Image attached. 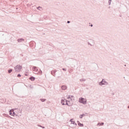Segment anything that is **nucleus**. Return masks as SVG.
I'll use <instances>...</instances> for the list:
<instances>
[{"label": "nucleus", "mask_w": 129, "mask_h": 129, "mask_svg": "<svg viewBox=\"0 0 129 129\" xmlns=\"http://www.w3.org/2000/svg\"><path fill=\"white\" fill-rule=\"evenodd\" d=\"M32 70L33 71H34V72H35L34 73L35 74H39V75H42V71H41V70L39 71V70L37 69V67H32Z\"/></svg>", "instance_id": "obj_1"}, {"label": "nucleus", "mask_w": 129, "mask_h": 129, "mask_svg": "<svg viewBox=\"0 0 129 129\" xmlns=\"http://www.w3.org/2000/svg\"><path fill=\"white\" fill-rule=\"evenodd\" d=\"M23 67L21 65H17L16 67H14V69L15 70V72H20L22 70Z\"/></svg>", "instance_id": "obj_2"}, {"label": "nucleus", "mask_w": 129, "mask_h": 129, "mask_svg": "<svg viewBox=\"0 0 129 129\" xmlns=\"http://www.w3.org/2000/svg\"><path fill=\"white\" fill-rule=\"evenodd\" d=\"M79 102L80 103H82V104H86L87 103V100L85 98L81 97L79 98Z\"/></svg>", "instance_id": "obj_3"}, {"label": "nucleus", "mask_w": 129, "mask_h": 129, "mask_svg": "<svg viewBox=\"0 0 129 129\" xmlns=\"http://www.w3.org/2000/svg\"><path fill=\"white\" fill-rule=\"evenodd\" d=\"M99 85L100 86H102V85H108V83H107L104 79H103L102 81L99 83Z\"/></svg>", "instance_id": "obj_4"}, {"label": "nucleus", "mask_w": 129, "mask_h": 129, "mask_svg": "<svg viewBox=\"0 0 129 129\" xmlns=\"http://www.w3.org/2000/svg\"><path fill=\"white\" fill-rule=\"evenodd\" d=\"M15 109H18V108L12 109L9 110V114L12 116H15L16 115V113L15 112Z\"/></svg>", "instance_id": "obj_5"}, {"label": "nucleus", "mask_w": 129, "mask_h": 129, "mask_svg": "<svg viewBox=\"0 0 129 129\" xmlns=\"http://www.w3.org/2000/svg\"><path fill=\"white\" fill-rule=\"evenodd\" d=\"M56 72H57V70H52L51 71V75H52L53 76H54L55 77L56 76Z\"/></svg>", "instance_id": "obj_6"}, {"label": "nucleus", "mask_w": 129, "mask_h": 129, "mask_svg": "<svg viewBox=\"0 0 129 129\" xmlns=\"http://www.w3.org/2000/svg\"><path fill=\"white\" fill-rule=\"evenodd\" d=\"M70 102V101H69V100H66V103H64V105H68V106H72V104L71 103H69Z\"/></svg>", "instance_id": "obj_7"}, {"label": "nucleus", "mask_w": 129, "mask_h": 129, "mask_svg": "<svg viewBox=\"0 0 129 129\" xmlns=\"http://www.w3.org/2000/svg\"><path fill=\"white\" fill-rule=\"evenodd\" d=\"M67 100L63 98V99H62L61 100V104H62V105H65V104L66 103V101Z\"/></svg>", "instance_id": "obj_8"}, {"label": "nucleus", "mask_w": 129, "mask_h": 129, "mask_svg": "<svg viewBox=\"0 0 129 129\" xmlns=\"http://www.w3.org/2000/svg\"><path fill=\"white\" fill-rule=\"evenodd\" d=\"M17 42H18V43H21L22 42H25V39H24V38H18L17 39Z\"/></svg>", "instance_id": "obj_9"}, {"label": "nucleus", "mask_w": 129, "mask_h": 129, "mask_svg": "<svg viewBox=\"0 0 129 129\" xmlns=\"http://www.w3.org/2000/svg\"><path fill=\"white\" fill-rule=\"evenodd\" d=\"M36 42H35V41H31L30 42H29V45L30 46V47H33L34 45H35Z\"/></svg>", "instance_id": "obj_10"}, {"label": "nucleus", "mask_w": 129, "mask_h": 129, "mask_svg": "<svg viewBox=\"0 0 129 129\" xmlns=\"http://www.w3.org/2000/svg\"><path fill=\"white\" fill-rule=\"evenodd\" d=\"M29 79L31 81H35L36 78L35 77L31 76L29 78Z\"/></svg>", "instance_id": "obj_11"}, {"label": "nucleus", "mask_w": 129, "mask_h": 129, "mask_svg": "<svg viewBox=\"0 0 129 129\" xmlns=\"http://www.w3.org/2000/svg\"><path fill=\"white\" fill-rule=\"evenodd\" d=\"M62 90H66V89H67V86L66 85H62L61 86V87Z\"/></svg>", "instance_id": "obj_12"}, {"label": "nucleus", "mask_w": 129, "mask_h": 129, "mask_svg": "<svg viewBox=\"0 0 129 129\" xmlns=\"http://www.w3.org/2000/svg\"><path fill=\"white\" fill-rule=\"evenodd\" d=\"M77 123L79 125V126H84V124L83 123H80V122L79 121H77Z\"/></svg>", "instance_id": "obj_13"}, {"label": "nucleus", "mask_w": 129, "mask_h": 129, "mask_svg": "<svg viewBox=\"0 0 129 129\" xmlns=\"http://www.w3.org/2000/svg\"><path fill=\"white\" fill-rule=\"evenodd\" d=\"M85 114L83 113L82 114L80 115L79 118L82 119L83 118V117H84V116H85Z\"/></svg>", "instance_id": "obj_14"}, {"label": "nucleus", "mask_w": 129, "mask_h": 129, "mask_svg": "<svg viewBox=\"0 0 129 129\" xmlns=\"http://www.w3.org/2000/svg\"><path fill=\"white\" fill-rule=\"evenodd\" d=\"M4 116H6V117H8L9 118H13L12 117H11V116H10L8 114H4Z\"/></svg>", "instance_id": "obj_15"}, {"label": "nucleus", "mask_w": 129, "mask_h": 129, "mask_svg": "<svg viewBox=\"0 0 129 129\" xmlns=\"http://www.w3.org/2000/svg\"><path fill=\"white\" fill-rule=\"evenodd\" d=\"M103 124H104V122H99L97 125H99V126H101V125H103Z\"/></svg>", "instance_id": "obj_16"}, {"label": "nucleus", "mask_w": 129, "mask_h": 129, "mask_svg": "<svg viewBox=\"0 0 129 129\" xmlns=\"http://www.w3.org/2000/svg\"><path fill=\"white\" fill-rule=\"evenodd\" d=\"M8 73L10 74V73H12V72H13V69H10L9 70H8Z\"/></svg>", "instance_id": "obj_17"}, {"label": "nucleus", "mask_w": 129, "mask_h": 129, "mask_svg": "<svg viewBox=\"0 0 129 129\" xmlns=\"http://www.w3.org/2000/svg\"><path fill=\"white\" fill-rule=\"evenodd\" d=\"M40 100L42 102H45V101H46V100H47V99H40Z\"/></svg>", "instance_id": "obj_18"}, {"label": "nucleus", "mask_w": 129, "mask_h": 129, "mask_svg": "<svg viewBox=\"0 0 129 129\" xmlns=\"http://www.w3.org/2000/svg\"><path fill=\"white\" fill-rule=\"evenodd\" d=\"M80 81H81V82H83L84 81H86V80L85 79H81Z\"/></svg>", "instance_id": "obj_19"}, {"label": "nucleus", "mask_w": 129, "mask_h": 129, "mask_svg": "<svg viewBox=\"0 0 129 129\" xmlns=\"http://www.w3.org/2000/svg\"><path fill=\"white\" fill-rule=\"evenodd\" d=\"M72 124H75V125H77V123H76L75 122V121H72V123H71Z\"/></svg>", "instance_id": "obj_20"}, {"label": "nucleus", "mask_w": 129, "mask_h": 129, "mask_svg": "<svg viewBox=\"0 0 129 129\" xmlns=\"http://www.w3.org/2000/svg\"><path fill=\"white\" fill-rule=\"evenodd\" d=\"M37 10H38V11H41V10H42V7L39 6L38 7H37Z\"/></svg>", "instance_id": "obj_21"}, {"label": "nucleus", "mask_w": 129, "mask_h": 129, "mask_svg": "<svg viewBox=\"0 0 129 129\" xmlns=\"http://www.w3.org/2000/svg\"><path fill=\"white\" fill-rule=\"evenodd\" d=\"M72 98H73V99H74V96H73V95H71V98H70L71 100H72Z\"/></svg>", "instance_id": "obj_22"}, {"label": "nucleus", "mask_w": 129, "mask_h": 129, "mask_svg": "<svg viewBox=\"0 0 129 129\" xmlns=\"http://www.w3.org/2000/svg\"><path fill=\"white\" fill-rule=\"evenodd\" d=\"M111 4V0H108V5H109V6H110Z\"/></svg>", "instance_id": "obj_23"}, {"label": "nucleus", "mask_w": 129, "mask_h": 129, "mask_svg": "<svg viewBox=\"0 0 129 129\" xmlns=\"http://www.w3.org/2000/svg\"><path fill=\"white\" fill-rule=\"evenodd\" d=\"M29 86L30 88H31V89L33 88V87L32 85H29Z\"/></svg>", "instance_id": "obj_24"}, {"label": "nucleus", "mask_w": 129, "mask_h": 129, "mask_svg": "<svg viewBox=\"0 0 129 129\" xmlns=\"http://www.w3.org/2000/svg\"><path fill=\"white\" fill-rule=\"evenodd\" d=\"M21 76H22V75H21L20 74L17 75V77H21Z\"/></svg>", "instance_id": "obj_25"}, {"label": "nucleus", "mask_w": 129, "mask_h": 129, "mask_svg": "<svg viewBox=\"0 0 129 129\" xmlns=\"http://www.w3.org/2000/svg\"><path fill=\"white\" fill-rule=\"evenodd\" d=\"M63 71H67V70L65 68L62 69Z\"/></svg>", "instance_id": "obj_26"}, {"label": "nucleus", "mask_w": 129, "mask_h": 129, "mask_svg": "<svg viewBox=\"0 0 129 129\" xmlns=\"http://www.w3.org/2000/svg\"><path fill=\"white\" fill-rule=\"evenodd\" d=\"M15 116L16 117H19V115L17 114L16 113H15Z\"/></svg>", "instance_id": "obj_27"}, {"label": "nucleus", "mask_w": 129, "mask_h": 129, "mask_svg": "<svg viewBox=\"0 0 129 129\" xmlns=\"http://www.w3.org/2000/svg\"><path fill=\"white\" fill-rule=\"evenodd\" d=\"M91 40L92 43L93 44H95L94 40Z\"/></svg>", "instance_id": "obj_28"}, {"label": "nucleus", "mask_w": 129, "mask_h": 129, "mask_svg": "<svg viewBox=\"0 0 129 129\" xmlns=\"http://www.w3.org/2000/svg\"><path fill=\"white\" fill-rule=\"evenodd\" d=\"M88 45H90V46H92V44H91V43H90L89 42H88Z\"/></svg>", "instance_id": "obj_29"}, {"label": "nucleus", "mask_w": 129, "mask_h": 129, "mask_svg": "<svg viewBox=\"0 0 129 129\" xmlns=\"http://www.w3.org/2000/svg\"><path fill=\"white\" fill-rule=\"evenodd\" d=\"M28 74L27 73H25V76H28Z\"/></svg>", "instance_id": "obj_30"}, {"label": "nucleus", "mask_w": 129, "mask_h": 129, "mask_svg": "<svg viewBox=\"0 0 129 129\" xmlns=\"http://www.w3.org/2000/svg\"><path fill=\"white\" fill-rule=\"evenodd\" d=\"M70 23H71L70 21H67V24H70Z\"/></svg>", "instance_id": "obj_31"}, {"label": "nucleus", "mask_w": 129, "mask_h": 129, "mask_svg": "<svg viewBox=\"0 0 129 129\" xmlns=\"http://www.w3.org/2000/svg\"><path fill=\"white\" fill-rule=\"evenodd\" d=\"M70 121L71 122H72V121H73V119H71L70 120Z\"/></svg>", "instance_id": "obj_32"}, {"label": "nucleus", "mask_w": 129, "mask_h": 129, "mask_svg": "<svg viewBox=\"0 0 129 129\" xmlns=\"http://www.w3.org/2000/svg\"><path fill=\"white\" fill-rule=\"evenodd\" d=\"M68 98H71V96L70 95H69V97H68Z\"/></svg>", "instance_id": "obj_33"}, {"label": "nucleus", "mask_w": 129, "mask_h": 129, "mask_svg": "<svg viewBox=\"0 0 129 129\" xmlns=\"http://www.w3.org/2000/svg\"><path fill=\"white\" fill-rule=\"evenodd\" d=\"M41 127H42V128H45V126H42Z\"/></svg>", "instance_id": "obj_34"}, {"label": "nucleus", "mask_w": 129, "mask_h": 129, "mask_svg": "<svg viewBox=\"0 0 129 129\" xmlns=\"http://www.w3.org/2000/svg\"><path fill=\"white\" fill-rule=\"evenodd\" d=\"M91 27H93V25L92 24H91Z\"/></svg>", "instance_id": "obj_35"}, {"label": "nucleus", "mask_w": 129, "mask_h": 129, "mask_svg": "<svg viewBox=\"0 0 129 129\" xmlns=\"http://www.w3.org/2000/svg\"><path fill=\"white\" fill-rule=\"evenodd\" d=\"M38 126H40V127H42V125H38Z\"/></svg>", "instance_id": "obj_36"}, {"label": "nucleus", "mask_w": 129, "mask_h": 129, "mask_svg": "<svg viewBox=\"0 0 129 129\" xmlns=\"http://www.w3.org/2000/svg\"><path fill=\"white\" fill-rule=\"evenodd\" d=\"M20 112H22V109H19Z\"/></svg>", "instance_id": "obj_37"}, {"label": "nucleus", "mask_w": 129, "mask_h": 129, "mask_svg": "<svg viewBox=\"0 0 129 129\" xmlns=\"http://www.w3.org/2000/svg\"><path fill=\"white\" fill-rule=\"evenodd\" d=\"M112 95H114V93H112Z\"/></svg>", "instance_id": "obj_38"}, {"label": "nucleus", "mask_w": 129, "mask_h": 129, "mask_svg": "<svg viewBox=\"0 0 129 129\" xmlns=\"http://www.w3.org/2000/svg\"><path fill=\"white\" fill-rule=\"evenodd\" d=\"M124 67H126V64H124Z\"/></svg>", "instance_id": "obj_39"}, {"label": "nucleus", "mask_w": 129, "mask_h": 129, "mask_svg": "<svg viewBox=\"0 0 129 129\" xmlns=\"http://www.w3.org/2000/svg\"><path fill=\"white\" fill-rule=\"evenodd\" d=\"M127 108H128V109H129V105L127 106Z\"/></svg>", "instance_id": "obj_40"}, {"label": "nucleus", "mask_w": 129, "mask_h": 129, "mask_svg": "<svg viewBox=\"0 0 129 129\" xmlns=\"http://www.w3.org/2000/svg\"><path fill=\"white\" fill-rule=\"evenodd\" d=\"M70 103H70V102H69V104H70Z\"/></svg>", "instance_id": "obj_41"}, {"label": "nucleus", "mask_w": 129, "mask_h": 129, "mask_svg": "<svg viewBox=\"0 0 129 129\" xmlns=\"http://www.w3.org/2000/svg\"><path fill=\"white\" fill-rule=\"evenodd\" d=\"M86 113V114H87V113Z\"/></svg>", "instance_id": "obj_42"}, {"label": "nucleus", "mask_w": 129, "mask_h": 129, "mask_svg": "<svg viewBox=\"0 0 129 129\" xmlns=\"http://www.w3.org/2000/svg\"><path fill=\"white\" fill-rule=\"evenodd\" d=\"M128 84H129V83H128Z\"/></svg>", "instance_id": "obj_43"}]
</instances>
